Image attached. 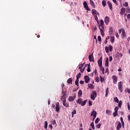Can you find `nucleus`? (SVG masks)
Segmentation results:
<instances>
[{
    "instance_id": "50",
    "label": "nucleus",
    "mask_w": 130,
    "mask_h": 130,
    "mask_svg": "<svg viewBox=\"0 0 130 130\" xmlns=\"http://www.w3.org/2000/svg\"><path fill=\"white\" fill-rule=\"evenodd\" d=\"M100 78H101V83H103V82H104V78H103L102 76H100Z\"/></svg>"
},
{
    "instance_id": "40",
    "label": "nucleus",
    "mask_w": 130,
    "mask_h": 130,
    "mask_svg": "<svg viewBox=\"0 0 130 130\" xmlns=\"http://www.w3.org/2000/svg\"><path fill=\"white\" fill-rule=\"evenodd\" d=\"M118 57H122V54L121 53L117 52Z\"/></svg>"
},
{
    "instance_id": "59",
    "label": "nucleus",
    "mask_w": 130,
    "mask_h": 130,
    "mask_svg": "<svg viewBox=\"0 0 130 130\" xmlns=\"http://www.w3.org/2000/svg\"><path fill=\"white\" fill-rule=\"evenodd\" d=\"M112 59H113V58H112V56H110V57H109V61L110 62H111V61H112Z\"/></svg>"
},
{
    "instance_id": "9",
    "label": "nucleus",
    "mask_w": 130,
    "mask_h": 130,
    "mask_svg": "<svg viewBox=\"0 0 130 130\" xmlns=\"http://www.w3.org/2000/svg\"><path fill=\"white\" fill-rule=\"evenodd\" d=\"M75 99H76V95H74L73 96H70L68 99V101H69V102H73V101H74Z\"/></svg>"
},
{
    "instance_id": "64",
    "label": "nucleus",
    "mask_w": 130,
    "mask_h": 130,
    "mask_svg": "<svg viewBox=\"0 0 130 130\" xmlns=\"http://www.w3.org/2000/svg\"><path fill=\"white\" fill-rule=\"evenodd\" d=\"M128 120L129 121L130 120V115H128Z\"/></svg>"
},
{
    "instance_id": "5",
    "label": "nucleus",
    "mask_w": 130,
    "mask_h": 130,
    "mask_svg": "<svg viewBox=\"0 0 130 130\" xmlns=\"http://www.w3.org/2000/svg\"><path fill=\"white\" fill-rule=\"evenodd\" d=\"M122 82L121 81H120V82H119L118 84V88L120 91V92H122L123 89V86H122Z\"/></svg>"
},
{
    "instance_id": "46",
    "label": "nucleus",
    "mask_w": 130,
    "mask_h": 130,
    "mask_svg": "<svg viewBox=\"0 0 130 130\" xmlns=\"http://www.w3.org/2000/svg\"><path fill=\"white\" fill-rule=\"evenodd\" d=\"M101 127V123H99L98 125H96V128H100Z\"/></svg>"
},
{
    "instance_id": "44",
    "label": "nucleus",
    "mask_w": 130,
    "mask_h": 130,
    "mask_svg": "<svg viewBox=\"0 0 130 130\" xmlns=\"http://www.w3.org/2000/svg\"><path fill=\"white\" fill-rule=\"evenodd\" d=\"M109 49L110 51H112V50H113V47H112V46L110 45Z\"/></svg>"
},
{
    "instance_id": "4",
    "label": "nucleus",
    "mask_w": 130,
    "mask_h": 130,
    "mask_svg": "<svg viewBox=\"0 0 130 130\" xmlns=\"http://www.w3.org/2000/svg\"><path fill=\"white\" fill-rule=\"evenodd\" d=\"M83 5L84 9H85L86 11H91L90 10V8H89V6H88V4H87V2L86 1H84L83 2Z\"/></svg>"
},
{
    "instance_id": "53",
    "label": "nucleus",
    "mask_w": 130,
    "mask_h": 130,
    "mask_svg": "<svg viewBox=\"0 0 130 130\" xmlns=\"http://www.w3.org/2000/svg\"><path fill=\"white\" fill-rule=\"evenodd\" d=\"M88 105L89 106H92V102L91 101H89Z\"/></svg>"
},
{
    "instance_id": "51",
    "label": "nucleus",
    "mask_w": 130,
    "mask_h": 130,
    "mask_svg": "<svg viewBox=\"0 0 130 130\" xmlns=\"http://www.w3.org/2000/svg\"><path fill=\"white\" fill-rule=\"evenodd\" d=\"M114 110L115 112H117L118 111V107H115Z\"/></svg>"
},
{
    "instance_id": "43",
    "label": "nucleus",
    "mask_w": 130,
    "mask_h": 130,
    "mask_svg": "<svg viewBox=\"0 0 130 130\" xmlns=\"http://www.w3.org/2000/svg\"><path fill=\"white\" fill-rule=\"evenodd\" d=\"M121 105H122V101H120L118 102V107H121Z\"/></svg>"
},
{
    "instance_id": "22",
    "label": "nucleus",
    "mask_w": 130,
    "mask_h": 130,
    "mask_svg": "<svg viewBox=\"0 0 130 130\" xmlns=\"http://www.w3.org/2000/svg\"><path fill=\"white\" fill-rule=\"evenodd\" d=\"M82 94H83V91H82V90H79L78 93V96L79 98H80V97H81Z\"/></svg>"
},
{
    "instance_id": "10",
    "label": "nucleus",
    "mask_w": 130,
    "mask_h": 130,
    "mask_svg": "<svg viewBox=\"0 0 130 130\" xmlns=\"http://www.w3.org/2000/svg\"><path fill=\"white\" fill-rule=\"evenodd\" d=\"M84 80H85V82L86 84H88V83H89L90 82V77H89V76H88L87 75L85 76H84Z\"/></svg>"
},
{
    "instance_id": "26",
    "label": "nucleus",
    "mask_w": 130,
    "mask_h": 130,
    "mask_svg": "<svg viewBox=\"0 0 130 130\" xmlns=\"http://www.w3.org/2000/svg\"><path fill=\"white\" fill-rule=\"evenodd\" d=\"M109 92V88H108V87H107L106 89V94H105V97H107V96H108V93Z\"/></svg>"
},
{
    "instance_id": "27",
    "label": "nucleus",
    "mask_w": 130,
    "mask_h": 130,
    "mask_svg": "<svg viewBox=\"0 0 130 130\" xmlns=\"http://www.w3.org/2000/svg\"><path fill=\"white\" fill-rule=\"evenodd\" d=\"M67 83L68 84H73V79H72L71 78H69L68 80H67Z\"/></svg>"
},
{
    "instance_id": "24",
    "label": "nucleus",
    "mask_w": 130,
    "mask_h": 130,
    "mask_svg": "<svg viewBox=\"0 0 130 130\" xmlns=\"http://www.w3.org/2000/svg\"><path fill=\"white\" fill-rule=\"evenodd\" d=\"M87 71L88 73H90V72H91V65L90 64H88Z\"/></svg>"
},
{
    "instance_id": "60",
    "label": "nucleus",
    "mask_w": 130,
    "mask_h": 130,
    "mask_svg": "<svg viewBox=\"0 0 130 130\" xmlns=\"http://www.w3.org/2000/svg\"><path fill=\"white\" fill-rule=\"evenodd\" d=\"M127 107H128V110H129V109H130L129 103H127Z\"/></svg>"
},
{
    "instance_id": "29",
    "label": "nucleus",
    "mask_w": 130,
    "mask_h": 130,
    "mask_svg": "<svg viewBox=\"0 0 130 130\" xmlns=\"http://www.w3.org/2000/svg\"><path fill=\"white\" fill-rule=\"evenodd\" d=\"M87 100H84L83 102H82L81 103V106H85V105H86V103L87 102Z\"/></svg>"
},
{
    "instance_id": "61",
    "label": "nucleus",
    "mask_w": 130,
    "mask_h": 130,
    "mask_svg": "<svg viewBox=\"0 0 130 130\" xmlns=\"http://www.w3.org/2000/svg\"><path fill=\"white\" fill-rule=\"evenodd\" d=\"M121 124H122V127H123V128H124V122H122Z\"/></svg>"
},
{
    "instance_id": "13",
    "label": "nucleus",
    "mask_w": 130,
    "mask_h": 130,
    "mask_svg": "<svg viewBox=\"0 0 130 130\" xmlns=\"http://www.w3.org/2000/svg\"><path fill=\"white\" fill-rule=\"evenodd\" d=\"M109 33L110 35H112L113 34V27H110L109 28Z\"/></svg>"
},
{
    "instance_id": "1",
    "label": "nucleus",
    "mask_w": 130,
    "mask_h": 130,
    "mask_svg": "<svg viewBox=\"0 0 130 130\" xmlns=\"http://www.w3.org/2000/svg\"><path fill=\"white\" fill-rule=\"evenodd\" d=\"M99 29L100 30L102 36H104V21L103 19L100 20V25H99Z\"/></svg>"
},
{
    "instance_id": "56",
    "label": "nucleus",
    "mask_w": 130,
    "mask_h": 130,
    "mask_svg": "<svg viewBox=\"0 0 130 130\" xmlns=\"http://www.w3.org/2000/svg\"><path fill=\"white\" fill-rule=\"evenodd\" d=\"M80 84H81V85H84V83H85V82L83 80H81L80 82H79Z\"/></svg>"
},
{
    "instance_id": "39",
    "label": "nucleus",
    "mask_w": 130,
    "mask_h": 130,
    "mask_svg": "<svg viewBox=\"0 0 130 130\" xmlns=\"http://www.w3.org/2000/svg\"><path fill=\"white\" fill-rule=\"evenodd\" d=\"M84 64H85V63L79 64L78 66V69H82V68L84 67Z\"/></svg>"
},
{
    "instance_id": "11",
    "label": "nucleus",
    "mask_w": 130,
    "mask_h": 130,
    "mask_svg": "<svg viewBox=\"0 0 130 130\" xmlns=\"http://www.w3.org/2000/svg\"><path fill=\"white\" fill-rule=\"evenodd\" d=\"M104 22L106 24V25H108L109 23L110 20H109V17L108 16L105 17L104 19Z\"/></svg>"
},
{
    "instance_id": "19",
    "label": "nucleus",
    "mask_w": 130,
    "mask_h": 130,
    "mask_svg": "<svg viewBox=\"0 0 130 130\" xmlns=\"http://www.w3.org/2000/svg\"><path fill=\"white\" fill-rule=\"evenodd\" d=\"M63 105L64 106V107H66L67 108H68V107L70 106L68 103H67V101L62 102Z\"/></svg>"
},
{
    "instance_id": "3",
    "label": "nucleus",
    "mask_w": 130,
    "mask_h": 130,
    "mask_svg": "<svg viewBox=\"0 0 130 130\" xmlns=\"http://www.w3.org/2000/svg\"><path fill=\"white\" fill-rule=\"evenodd\" d=\"M97 97V92L96 91H92L91 94L90 98L92 100H95V98Z\"/></svg>"
},
{
    "instance_id": "34",
    "label": "nucleus",
    "mask_w": 130,
    "mask_h": 130,
    "mask_svg": "<svg viewBox=\"0 0 130 130\" xmlns=\"http://www.w3.org/2000/svg\"><path fill=\"white\" fill-rule=\"evenodd\" d=\"M114 100L115 102H116V103H118V102H119V100H118L117 97L114 98Z\"/></svg>"
},
{
    "instance_id": "23",
    "label": "nucleus",
    "mask_w": 130,
    "mask_h": 130,
    "mask_svg": "<svg viewBox=\"0 0 130 130\" xmlns=\"http://www.w3.org/2000/svg\"><path fill=\"white\" fill-rule=\"evenodd\" d=\"M108 60H109V59L108 58V57H107L106 62H105V66L106 67H107V68H108V67H109V63L108 62Z\"/></svg>"
},
{
    "instance_id": "35",
    "label": "nucleus",
    "mask_w": 130,
    "mask_h": 130,
    "mask_svg": "<svg viewBox=\"0 0 130 130\" xmlns=\"http://www.w3.org/2000/svg\"><path fill=\"white\" fill-rule=\"evenodd\" d=\"M102 4L104 7H106V2L105 0L102 1Z\"/></svg>"
},
{
    "instance_id": "28",
    "label": "nucleus",
    "mask_w": 130,
    "mask_h": 130,
    "mask_svg": "<svg viewBox=\"0 0 130 130\" xmlns=\"http://www.w3.org/2000/svg\"><path fill=\"white\" fill-rule=\"evenodd\" d=\"M106 113L107 115H111V111L109 110H107Z\"/></svg>"
},
{
    "instance_id": "20",
    "label": "nucleus",
    "mask_w": 130,
    "mask_h": 130,
    "mask_svg": "<svg viewBox=\"0 0 130 130\" xmlns=\"http://www.w3.org/2000/svg\"><path fill=\"white\" fill-rule=\"evenodd\" d=\"M120 128H121V123H120V122H119L117 126V129L120 130Z\"/></svg>"
},
{
    "instance_id": "18",
    "label": "nucleus",
    "mask_w": 130,
    "mask_h": 130,
    "mask_svg": "<svg viewBox=\"0 0 130 130\" xmlns=\"http://www.w3.org/2000/svg\"><path fill=\"white\" fill-rule=\"evenodd\" d=\"M89 3H90L91 6L92 7H93V8L94 9H95V8H96V6H95V4H94V2H93V1H92V0H89Z\"/></svg>"
},
{
    "instance_id": "15",
    "label": "nucleus",
    "mask_w": 130,
    "mask_h": 130,
    "mask_svg": "<svg viewBox=\"0 0 130 130\" xmlns=\"http://www.w3.org/2000/svg\"><path fill=\"white\" fill-rule=\"evenodd\" d=\"M98 63L99 67H101L102 66V57H101L98 61Z\"/></svg>"
},
{
    "instance_id": "12",
    "label": "nucleus",
    "mask_w": 130,
    "mask_h": 130,
    "mask_svg": "<svg viewBox=\"0 0 130 130\" xmlns=\"http://www.w3.org/2000/svg\"><path fill=\"white\" fill-rule=\"evenodd\" d=\"M90 115L91 116H93V119H95V118H96V115H97V112L93 111Z\"/></svg>"
},
{
    "instance_id": "54",
    "label": "nucleus",
    "mask_w": 130,
    "mask_h": 130,
    "mask_svg": "<svg viewBox=\"0 0 130 130\" xmlns=\"http://www.w3.org/2000/svg\"><path fill=\"white\" fill-rule=\"evenodd\" d=\"M123 6L124 7H127L128 6V3L127 2H125Z\"/></svg>"
},
{
    "instance_id": "47",
    "label": "nucleus",
    "mask_w": 130,
    "mask_h": 130,
    "mask_svg": "<svg viewBox=\"0 0 130 130\" xmlns=\"http://www.w3.org/2000/svg\"><path fill=\"white\" fill-rule=\"evenodd\" d=\"M89 88L90 89H94V85H93L92 84H90L89 85Z\"/></svg>"
},
{
    "instance_id": "6",
    "label": "nucleus",
    "mask_w": 130,
    "mask_h": 130,
    "mask_svg": "<svg viewBox=\"0 0 130 130\" xmlns=\"http://www.w3.org/2000/svg\"><path fill=\"white\" fill-rule=\"evenodd\" d=\"M112 79H113V84H116L117 83V76L116 75H113Z\"/></svg>"
},
{
    "instance_id": "2",
    "label": "nucleus",
    "mask_w": 130,
    "mask_h": 130,
    "mask_svg": "<svg viewBox=\"0 0 130 130\" xmlns=\"http://www.w3.org/2000/svg\"><path fill=\"white\" fill-rule=\"evenodd\" d=\"M121 37L123 39H126V34L125 33V30L123 28H121L119 29V33L120 34L121 33Z\"/></svg>"
},
{
    "instance_id": "57",
    "label": "nucleus",
    "mask_w": 130,
    "mask_h": 130,
    "mask_svg": "<svg viewBox=\"0 0 130 130\" xmlns=\"http://www.w3.org/2000/svg\"><path fill=\"white\" fill-rule=\"evenodd\" d=\"M112 1L114 3V4H115V5H116L117 6L118 3H117V1H116V0H112Z\"/></svg>"
},
{
    "instance_id": "31",
    "label": "nucleus",
    "mask_w": 130,
    "mask_h": 130,
    "mask_svg": "<svg viewBox=\"0 0 130 130\" xmlns=\"http://www.w3.org/2000/svg\"><path fill=\"white\" fill-rule=\"evenodd\" d=\"M48 125V122H47V121H45L44 127H45V129H47Z\"/></svg>"
},
{
    "instance_id": "8",
    "label": "nucleus",
    "mask_w": 130,
    "mask_h": 130,
    "mask_svg": "<svg viewBox=\"0 0 130 130\" xmlns=\"http://www.w3.org/2000/svg\"><path fill=\"white\" fill-rule=\"evenodd\" d=\"M56 111L58 113H59V110L60 109V107H59V103L57 102L56 103V107H55Z\"/></svg>"
},
{
    "instance_id": "48",
    "label": "nucleus",
    "mask_w": 130,
    "mask_h": 130,
    "mask_svg": "<svg viewBox=\"0 0 130 130\" xmlns=\"http://www.w3.org/2000/svg\"><path fill=\"white\" fill-rule=\"evenodd\" d=\"M79 70L80 73H84V71H85V68H83V69H80Z\"/></svg>"
},
{
    "instance_id": "38",
    "label": "nucleus",
    "mask_w": 130,
    "mask_h": 130,
    "mask_svg": "<svg viewBox=\"0 0 130 130\" xmlns=\"http://www.w3.org/2000/svg\"><path fill=\"white\" fill-rule=\"evenodd\" d=\"M81 73H79L78 75H76L77 79L79 80V79L81 78Z\"/></svg>"
},
{
    "instance_id": "21",
    "label": "nucleus",
    "mask_w": 130,
    "mask_h": 130,
    "mask_svg": "<svg viewBox=\"0 0 130 130\" xmlns=\"http://www.w3.org/2000/svg\"><path fill=\"white\" fill-rule=\"evenodd\" d=\"M125 13V8H122L121 9L120 14L121 15H123Z\"/></svg>"
},
{
    "instance_id": "14",
    "label": "nucleus",
    "mask_w": 130,
    "mask_h": 130,
    "mask_svg": "<svg viewBox=\"0 0 130 130\" xmlns=\"http://www.w3.org/2000/svg\"><path fill=\"white\" fill-rule=\"evenodd\" d=\"M91 13H92V15H98V16H99V15H100L99 12H97V11H96V10H95V9H93L91 11Z\"/></svg>"
},
{
    "instance_id": "62",
    "label": "nucleus",
    "mask_w": 130,
    "mask_h": 130,
    "mask_svg": "<svg viewBox=\"0 0 130 130\" xmlns=\"http://www.w3.org/2000/svg\"><path fill=\"white\" fill-rule=\"evenodd\" d=\"M127 19H130V14H127Z\"/></svg>"
},
{
    "instance_id": "49",
    "label": "nucleus",
    "mask_w": 130,
    "mask_h": 130,
    "mask_svg": "<svg viewBox=\"0 0 130 130\" xmlns=\"http://www.w3.org/2000/svg\"><path fill=\"white\" fill-rule=\"evenodd\" d=\"M98 41H100V42L102 41L101 36H99L98 37Z\"/></svg>"
},
{
    "instance_id": "16",
    "label": "nucleus",
    "mask_w": 130,
    "mask_h": 130,
    "mask_svg": "<svg viewBox=\"0 0 130 130\" xmlns=\"http://www.w3.org/2000/svg\"><path fill=\"white\" fill-rule=\"evenodd\" d=\"M107 5L109 7L110 10H111V11H112V10H113L112 4H111V3L110 2L108 1L107 2Z\"/></svg>"
},
{
    "instance_id": "42",
    "label": "nucleus",
    "mask_w": 130,
    "mask_h": 130,
    "mask_svg": "<svg viewBox=\"0 0 130 130\" xmlns=\"http://www.w3.org/2000/svg\"><path fill=\"white\" fill-rule=\"evenodd\" d=\"M99 121H100V119L96 118L95 120V123L97 124L98 122H99Z\"/></svg>"
},
{
    "instance_id": "30",
    "label": "nucleus",
    "mask_w": 130,
    "mask_h": 130,
    "mask_svg": "<svg viewBox=\"0 0 130 130\" xmlns=\"http://www.w3.org/2000/svg\"><path fill=\"white\" fill-rule=\"evenodd\" d=\"M115 40V38L114 36L111 37V43H114Z\"/></svg>"
},
{
    "instance_id": "25",
    "label": "nucleus",
    "mask_w": 130,
    "mask_h": 130,
    "mask_svg": "<svg viewBox=\"0 0 130 130\" xmlns=\"http://www.w3.org/2000/svg\"><path fill=\"white\" fill-rule=\"evenodd\" d=\"M83 101V100L82 99H79L77 101V103L78 104H82V102Z\"/></svg>"
},
{
    "instance_id": "36",
    "label": "nucleus",
    "mask_w": 130,
    "mask_h": 130,
    "mask_svg": "<svg viewBox=\"0 0 130 130\" xmlns=\"http://www.w3.org/2000/svg\"><path fill=\"white\" fill-rule=\"evenodd\" d=\"M75 85H76V86H77V87H79V79H76V80L75 81Z\"/></svg>"
},
{
    "instance_id": "52",
    "label": "nucleus",
    "mask_w": 130,
    "mask_h": 130,
    "mask_svg": "<svg viewBox=\"0 0 130 130\" xmlns=\"http://www.w3.org/2000/svg\"><path fill=\"white\" fill-rule=\"evenodd\" d=\"M100 70L101 71H105L104 68H103V67L102 66H100Z\"/></svg>"
},
{
    "instance_id": "17",
    "label": "nucleus",
    "mask_w": 130,
    "mask_h": 130,
    "mask_svg": "<svg viewBox=\"0 0 130 130\" xmlns=\"http://www.w3.org/2000/svg\"><path fill=\"white\" fill-rule=\"evenodd\" d=\"M89 61H93L94 62V57L92 55H89L88 56Z\"/></svg>"
},
{
    "instance_id": "7",
    "label": "nucleus",
    "mask_w": 130,
    "mask_h": 130,
    "mask_svg": "<svg viewBox=\"0 0 130 130\" xmlns=\"http://www.w3.org/2000/svg\"><path fill=\"white\" fill-rule=\"evenodd\" d=\"M61 101H62V102H64V101H67V94L64 93L63 95L61 96Z\"/></svg>"
},
{
    "instance_id": "45",
    "label": "nucleus",
    "mask_w": 130,
    "mask_h": 130,
    "mask_svg": "<svg viewBox=\"0 0 130 130\" xmlns=\"http://www.w3.org/2000/svg\"><path fill=\"white\" fill-rule=\"evenodd\" d=\"M95 81L96 82V83H99V77H96L95 78Z\"/></svg>"
},
{
    "instance_id": "58",
    "label": "nucleus",
    "mask_w": 130,
    "mask_h": 130,
    "mask_svg": "<svg viewBox=\"0 0 130 130\" xmlns=\"http://www.w3.org/2000/svg\"><path fill=\"white\" fill-rule=\"evenodd\" d=\"M115 36H116V37H117V38H119V35H118V33L116 32L115 34Z\"/></svg>"
},
{
    "instance_id": "33",
    "label": "nucleus",
    "mask_w": 130,
    "mask_h": 130,
    "mask_svg": "<svg viewBox=\"0 0 130 130\" xmlns=\"http://www.w3.org/2000/svg\"><path fill=\"white\" fill-rule=\"evenodd\" d=\"M90 126H91V128L92 129H95V126H94V122H92L90 124Z\"/></svg>"
},
{
    "instance_id": "32",
    "label": "nucleus",
    "mask_w": 130,
    "mask_h": 130,
    "mask_svg": "<svg viewBox=\"0 0 130 130\" xmlns=\"http://www.w3.org/2000/svg\"><path fill=\"white\" fill-rule=\"evenodd\" d=\"M77 113V111L76 110H74L72 112V117H74V115Z\"/></svg>"
},
{
    "instance_id": "37",
    "label": "nucleus",
    "mask_w": 130,
    "mask_h": 130,
    "mask_svg": "<svg viewBox=\"0 0 130 130\" xmlns=\"http://www.w3.org/2000/svg\"><path fill=\"white\" fill-rule=\"evenodd\" d=\"M105 50L107 53L109 52V47H105Z\"/></svg>"
},
{
    "instance_id": "63",
    "label": "nucleus",
    "mask_w": 130,
    "mask_h": 130,
    "mask_svg": "<svg viewBox=\"0 0 130 130\" xmlns=\"http://www.w3.org/2000/svg\"><path fill=\"white\" fill-rule=\"evenodd\" d=\"M127 13H130V9L129 8H128L127 9Z\"/></svg>"
},
{
    "instance_id": "41",
    "label": "nucleus",
    "mask_w": 130,
    "mask_h": 130,
    "mask_svg": "<svg viewBox=\"0 0 130 130\" xmlns=\"http://www.w3.org/2000/svg\"><path fill=\"white\" fill-rule=\"evenodd\" d=\"M113 116L115 117V116H117V115H118V113H117V112H114V113H113Z\"/></svg>"
},
{
    "instance_id": "55",
    "label": "nucleus",
    "mask_w": 130,
    "mask_h": 130,
    "mask_svg": "<svg viewBox=\"0 0 130 130\" xmlns=\"http://www.w3.org/2000/svg\"><path fill=\"white\" fill-rule=\"evenodd\" d=\"M94 18H95V21H96V22H99L98 17L97 16H94Z\"/></svg>"
}]
</instances>
